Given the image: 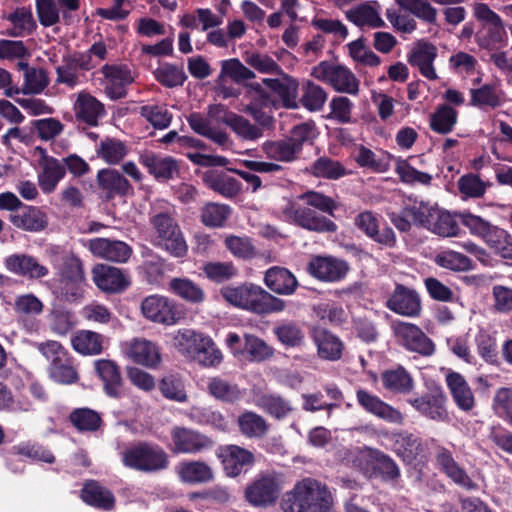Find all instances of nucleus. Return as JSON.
<instances>
[{"label":"nucleus","mask_w":512,"mask_h":512,"mask_svg":"<svg viewBox=\"0 0 512 512\" xmlns=\"http://www.w3.org/2000/svg\"><path fill=\"white\" fill-rule=\"evenodd\" d=\"M391 327L398 342L406 349L423 356H430L434 353L433 342L418 326L404 321H395Z\"/></svg>","instance_id":"nucleus-11"},{"label":"nucleus","mask_w":512,"mask_h":512,"mask_svg":"<svg viewBox=\"0 0 512 512\" xmlns=\"http://www.w3.org/2000/svg\"><path fill=\"white\" fill-rule=\"evenodd\" d=\"M355 160L359 166L375 173H384L389 169V163L385 159L378 157L372 150L364 146L358 148Z\"/></svg>","instance_id":"nucleus-64"},{"label":"nucleus","mask_w":512,"mask_h":512,"mask_svg":"<svg viewBox=\"0 0 512 512\" xmlns=\"http://www.w3.org/2000/svg\"><path fill=\"white\" fill-rule=\"evenodd\" d=\"M104 76V90L112 99H120L126 96V86L134 81L131 70L126 65H104L101 68Z\"/></svg>","instance_id":"nucleus-18"},{"label":"nucleus","mask_w":512,"mask_h":512,"mask_svg":"<svg viewBox=\"0 0 512 512\" xmlns=\"http://www.w3.org/2000/svg\"><path fill=\"white\" fill-rule=\"evenodd\" d=\"M389 310L406 317H417L421 312V300L418 293L404 285H396L386 301Z\"/></svg>","instance_id":"nucleus-19"},{"label":"nucleus","mask_w":512,"mask_h":512,"mask_svg":"<svg viewBox=\"0 0 512 512\" xmlns=\"http://www.w3.org/2000/svg\"><path fill=\"white\" fill-rule=\"evenodd\" d=\"M484 241L495 254L512 259V236L506 230L494 226Z\"/></svg>","instance_id":"nucleus-54"},{"label":"nucleus","mask_w":512,"mask_h":512,"mask_svg":"<svg viewBox=\"0 0 512 512\" xmlns=\"http://www.w3.org/2000/svg\"><path fill=\"white\" fill-rule=\"evenodd\" d=\"M281 214L285 221L309 231L326 233L337 230V225L330 219L319 215L310 207L299 206L291 201L285 204Z\"/></svg>","instance_id":"nucleus-7"},{"label":"nucleus","mask_w":512,"mask_h":512,"mask_svg":"<svg viewBox=\"0 0 512 512\" xmlns=\"http://www.w3.org/2000/svg\"><path fill=\"white\" fill-rule=\"evenodd\" d=\"M407 403L421 415L437 421L444 422L448 419L446 410V397L443 393L424 394L417 397H410Z\"/></svg>","instance_id":"nucleus-24"},{"label":"nucleus","mask_w":512,"mask_h":512,"mask_svg":"<svg viewBox=\"0 0 512 512\" xmlns=\"http://www.w3.org/2000/svg\"><path fill=\"white\" fill-rule=\"evenodd\" d=\"M149 223L152 229V243L156 247L172 257H186L188 245L176 219V211L172 206L159 211L155 209L150 216Z\"/></svg>","instance_id":"nucleus-2"},{"label":"nucleus","mask_w":512,"mask_h":512,"mask_svg":"<svg viewBox=\"0 0 512 512\" xmlns=\"http://www.w3.org/2000/svg\"><path fill=\"white\" fill-rule=\"evenodd\" d=\"M95 285L106 293H121L131 284L129 276L121 269L105 264L96 265L92 270Z\"/></svg>","instance_id":"nucleus-17"},{"label":"nucleus","mask_w":512,"mask_h":512,"mask_svg":"<svg viewBox=\"0 0 512 512\" xmlns=\"http://www.w3.org/2000/svg\"><path fill=\"white\" fill-rule=\"evenodd\" d=\"M244 351L246 360L261 362L270 358L273 349L261 338L254 335H245Z\"/></svg>","instance_id":"nucleus-57"},{"label":"nucleus","mask_w":512,"mask_h":512,"mask_svg":"<svg viewBox=\"0 0 512 512\" xmlns=\"http://www.w3.org/2000/svg\"><path fill=\"white\" fill-rule=\"evenodd\" d=\"M38 173V184L43 193L53 192L66 174L65 166L56 158L43 154Z\"/></svg>","instance_id":"nucleus-30"},{"label":"nucleus","mask_w":512,"mask_h":512,"mask_svg":"<svg viewBox=\"0 0 512 512\" xmlns=\"http://www.w3.org/2000/svg\"><path fill=\"white\" fill-rule=\"evenodd\" d=\"M311 276L323 282H338L349 271L348 264L332 256H313L307 266Z\"/></svg>","instance_id":"nucleus-14"},{"label":"nucleus","mask_w":512,"mask_h":512,"mask_svg":"<svg viewBox=\"0 0 512 512\" xmlns=\"http://www.w3.org/2000/svg\"><path fill=\"white\" fill-rule=\"evenodd\" d=\"M230 215V207L224 204L207 203L201 210V221L207 227H221Z\"/></svg>","instance_id":"nucleus-58"},{"label":"nucleus","mask_w":512,"mask_h":512,"mask_svg":"<svg viewBox=\"0 0 512 512\" xmlns=\"http://www.w3.org/2000/svg\"><path fill=\"white\" fill-rule=\"evenodd\" d=\"M122 352L132 362L156 368L161 363V352L158 345L145 338H133L122 344Z\"/></svg>","instance_id":"nucleus-13"},{"label":"nucleus","mask_w":512,"mask_h":512,"mask_svg":"<svg viewBox=\"0 0 512 512\" xmlns=\"http://www.w3.org/2000/svg\"><path fill=\"white\" fill-rule=\"evenodd\" d=\"M90 65L84 56L65 57L62 63L56 67V82L74 88L80 83V70L90 69Z\"/></svg>","instance_id":"nucleus-35"},{"label":"nucleus","mask_w":512,"mask_h":512,"mask_svg":"<svg viewBox=\"0 0 512 512\" xmlns=\"http://www.w3.org/2000/svg\"><path fill=\"white\" fill-rule=\"evenodd\" d=\"M103 344L104 336L91 330H79L71 337L73 349L85 356H94L102 353Z\"/></svg>","instance_id":"nucleus-38"},{"label":"nucleus","mask_w":512,"mask_h":512,"mask_svg":"<svg viewBox=\"0 0 512 512\" xmlns=\"http://www.w3.org/2000/svg\"><path fill=\"white\" fill-rule=\"evenodd\" d=\"M314 342L320 358L329 361L340 359L343 351V343L338 337L324 329L314 331Z\"/></svg>","instance_id":"nucleus-39"},{"label":"nucleus","mask_w":512,"mask_h":512,"mask_svg":"<svg viewBox=\"0 0 512 512\" xmlns=\"http://www.w3.org/2000/svg\"><path fill=\"white\" fill-rule=\"evenodd\" d=\"M283 488L281 476L276 473L260 474L245 490L246 500L255 507L274 503Z\"/></svg>","instance_id":"nucleus-8"},{"label":"nucleus","mask_w":512,"mask_h":512,"mask_svg":"<svg viewBox=\"0 0 512 512\" xmlns=\"http://www.w3.org/2000/svg\"><path fill=\"white\" fill-rule=\"evenodd\" d=\"M435 263L442 268L453 271H467L471 269V260L456 251L447 250L435 256Z\"/></svg>","instance_id":"nucleus-62"},{"label":"nucleus","mask_w":512,"mask_h":512,"mask_svg":"<svg viewBox=\"0 0 512 512\" xmlns=\"http://www.w3.org/2000/svg\"><path fill=\"white\" fill-rule=\"evenodd\" d=\"M154 76L158 82L169 88L181 86L187 79L182 67L170 63L161 64L154 71Z\"/></svg>","instance_id":"nucleus-56"},{"label":"nucleus","mask_w":512,"mask_h":512,"mask_svg":"<svg viewBox=\"0 0 512 512\" xmlns=\"http://www.w3.org/2000/svg\"><path fill=\"white\" fill-rule=\"evenodd\" d=\"M6 268L22 277L39 279L48 275L49 270L40 264L38 260L27 254H12L5 259Z\"/></svg>","instance_id":"nucleus-28"},{"label":"nucleus","mask_w":512,"mask_h":512,"mask_svg":"<svg viewBox=\"0 0 512 512\" xmlns=\"http://www.w3.org/2000/svg\"><path fill=\"white\" fill-rule=\"evenodd\" d=\"M177 473L182 482L189 484L207 483L214 479L212 468L202 461H184L177 466Z\"/></svg>","instance_id":"nucleus-37"},{"label":"nucleus","mask_w":512,"mask_h":512,"mask_svg":"<svg viewBox=\"0 0 512 512\" xmlns=\"http://www.w3.org/2000/svg\"><path fill=\"white\" fill-rule=\"evenodd\" d=\"M140 113L156 129H165L172 121V114L165 105H145Z\"/></svg>","instance_id":"nucleus-61"},{"label":"nucleus","mask_w":512,"mask_h":512,"mask_svg":"<svg viewBox=\"0 0 512 512\" xmlns=\"http://www.w3.org/2000/svg\"><path fill=\"white\" fill-rule=\"evenodd\" d=\"M221 295L234 307L259 315L278 313L286 307V302L283 299L275 297L262 287L253 284L223 287Z\"/></svg>","instance_id":"nucleus-3"},{"label":"nucleus","mask_w":512,"mask_h":512,"mask_svg":"<svg viewBox=\"0 0 512 512\" xmlns=\"http://www.w3.org/2000/svg\"><path fill=\"white\" fill-rule=\"evenodd\" d=\"M300 104L309 111H320L326 100L327 93L319 85L310 80H305L301 84Z\"/></svg>","instance_id":"nucleus-47"},{"label":"nucleus","mask_w":512,"mask_h":512,"mask_svg":"<svg viewBox=\"0 0 512 512\" xmlns=\"http://www.w3.org/2000/svg\"><path fill=\"white\" fill-rule=\"evenodd\" d=\"M81 498L87 504L104 510L111 509L114 504V497L111 492L94 481L87 483L83 487Z\"/></svg>","instance_id":"nucleus-49"},{"label":"nucleus","mask_w":512,"mask_h":512,"mask_svg":"<svg viewBox=\"0 0 512 512\" xmlns=\"http://www.w3.org/2000/svg\"><path fill=\"white\" fill-rule=\"evenodd\" d=\"M355 226L364 232L369 238L385 246H393L396 238L394 231L385 227L379 230V221L377 216L371 211L359 213L354 219Z\"/></svg>","instance_id":"nucleus-27"},{"label":"nucleus","mask_w":512,"mask_h":512,"mask_svg":"<svg viewBox=\"0 0 512 512\" xmlns=\"http://www.w3.org/2000/svg\"><path fill=\"white\" fill-rule=\"evenodd\" d=\"M381 381L386 390L395 394H409L414 388L412 376L403 367L383 372Z\"/></svg>","instance_id":"nucleus-40"},{"label":"nucleus","mask_w":512,"mask_h":512,"mask_svg":"<svg viewBox=\"0 0 512 512\" xmlns=\"http://www.w3.org/2000/svg\"><path fill=\"white\" fill-rule=\"evenodd\" d=\"M445 381L456 406L464 412L471 411L475 397L465 378L458 372L448 371Z\"/></svg>","instance_id":"nucleus-29"},{"label":"nucleus","mask_w":512,"mask_h":512,"mask_svg":"<svg viewBox=\"0 0 512 512\" xmlns=\"http://www.w3.org/2000/svg\"><path fill=\"white\" fill-rule=\"evenodd\" d=\"M141 312L149 321L166 326L175 325L182 319L176 303L159 294L145 297L141 302Z\"/></svg>","instance_id":"nucleus-9"},{"label":"nucleus","mask_w":512,"mask_h":512,"mask_svg":"<svg viewBox=\"0 0 512 512\" xmlns=\"http://www.w3.org/2000/svg\"><path fill=\"white\" fill-rule=\"evenodd\" d=\"M208 390L215 398L226 402H234L242 397V392L236 385L218 377L209 380Z\"/></svg>","instance_id":"nucleus-59"},{"label":"nucleus","mask_w":512,"mask_h":512,"mask_svg":"<svg viewBox=\"0 0 512 512\" xmlns=\"http://www.w3.org/2000/svg\"><path fill=\"white\" fill-rule=\"evenodd\" d=\"M172 341L181 355L204 367H217L223 361V354L213 339L194 329L177 330L173 334Z\"/></svg>","instance_id":"nucleus-4"},{"label":"nucleus","mask_w":512,"mask_h":512,"mask_svg":"<svg viewBox=\"0 0 512 512\" xmlns=\"http://www.w3.org/2000/svg\"><path fill=\"white\" fill-rule=\"evenodd\" d=\"M227 476L236 477L255 462L254 454L238 445H225L217 453Z\"/></svg>","instance_id":"nucleus-20"},{"label":"nucleus","mask_w":512,"mask_h":512,"mask_svg":"<svg viewBox=\"0 0 512 512\" xmlns=\"http://www.w3.org/2000/svg\"><path fill=\"white\" fill-rule=\"evenodd\" d=\"M386 437L391 442V450L404 464L413 465L425 458L427 448L418 435L407 430H398L386 433Z\"/></svg>","instance_id":"nucleus-10"},{"label":"nucleus","mask_w":512,"mask_h":512,"mask_svg":"<svg viewBox=\"0 0 512 512\" xmlns=\"http://www.w3.org/2000/svg\"><path fill=\"white\" fill-rule=\"evenodd\" d=\"M139 162L157 181L172 179L179 172L178 164L172 157L152 151H143L139 156Z\"/></svg>","instance_id":"nucleus-25"},{"label":"nucleus","mask_w":512,"mask_h":512,"mask_svg":"<svg viewBox=\"0 0 512 512\" xmlns=\"http://www.w3.org/2000/svg\"><path fill=\"white\" fill-rule=\"evenodd\" d=\"M346 18L360 28L377 29L385 27L378 1L368 0L345 11Z\"/></svg>","instance_id":"nucleus-21"},{"label":"nucleus","mask_w":512,"mask_h":512,"mask_svg":"<svg viewBox=\"0 0 512 512\" xmlns=\"http://www.w3.org/2000/svg\"><path fill=\"white\" fill-rule=\"evenodd\" d=\"M358 404L367 412L388 423L402 425L404 415L397 408L381 400L378 396L369 393L364 389H358L356 392Z\"/></svg>","instance_id":"nucleus-16"},{"label":"nucleus","mask_w":512,"mask_h":512,"mask_svg":"<svg viewBox=\"0 0 512 512\" xmlns=\"http://www.w3.org/2000/svg\"><path fill=\"white\" fill-rule=\"evenodd\" d=\"M256 405L265 413L278 420L287 417L293 411L291 402L277 394H264L260 396L256 401Z\"/></svg>","instance_id":"nucleus-46"},{"label":"nucleus","mask_w":512,"mask_h":512,"mask_svg":"<svg viewBox=\"0 0 512 512\" xmlns=\"http://www.w3.org/2000/svg\"><path fill=\"white\" fill-rule=\"evenodd\" d=\"M94 368L103 382L105 393L109 397L120 398L123 394V379L119 366L109 359H98L94 362Z\"/></svg>","instance_id":"nucleus-26"},{"label":"nucleus","mask_w":512,"mask_h":512,"mask_svg":"<svg viewBox=\"0 0 512 512\" xmlns=\"http://www.w3.org/2000/svg\"><path fill=\"white\" fill-rule=\"evenodd\" d=\"M97 177L103 188L114 193L124 195L130 189L128 180L116 170L103 169Z\"/></svg>","instance_id":"nucleus-63"},{"label":"nucleus","mask_w":512,"mask_h":512,"mask_svg":"<svg viewBox=\"0 0 512 512\" xmlns=\"http://www.w3.org/2000/svg\"><path fill=\"white\" fill-rule=\"evenodd\" d=\"M7 20L13 25L9 34L14 37L30 34L36 27L31 10L25 7L17 8L10 13Z\"/></svg>","instance_id":"nucleus-55"},{"label":"nucleus","mask_w":512,"mask_h":512,"mask_svg":"<svg viewBox=\"0 0 512 512\" xmlns=\"http://www.w3.org/2000/svg\"><path fill=\"white\" fill-rule=\"evenodd\" d=\"M428 230L442 237H454L459 233V225L452 214L436 207Z\"/></svg>","instance_id":"nucleus-51"},{"label":"nucleus","mask_w":512,"mask_h":512,"mask_svg":"<svg viewBox=\"0 0 512 512\" xmlns=\"http://www.w3.org/2000/svg\"><path fill=\"white\" fill-rule=\"evenodd\" d=\"M16 314L24 319V327L27 331H37L39 323L30 318L40 315L44 310L43 302L33 293L19 295L14 301Z\"/></svg>","instance_id":"nucleus-31"},{"label":"nucleus","mask_w":512,"mask_h":512,"mask_svg":"<svg viewBox=\"0 0 512 512\" xmlns=\"http://www.w3.org/2000/svg\"><path fill=\"white\" fill-rule=\"evenodd\" d=\"M168 289L174 295L191 304H200L205 300V292L192 280L182 277L172 278L168 283Z\"/></svg>","instance_id":"nucleus-41"},{"label":"nucleus","mask_w":512,"mask_h":512,"mask_svg":"<svg viewBox=\"0 0 512 512\" xmlns=\"http://www.w3.org/2000/svg\"><path fill=\"white\" fill-rule=\"evenodd\" d=\"M74 109L78 119L92 126L97 124L98 118L104 113L101 102L87 93L78 95Z\"/></svg>","instance_id":"nucleus-43"},{"label":"nucleus","mask_w":512,"mask_h":512,"mask_svg":"<svg viewBox=\"0 0 512 512\" xmlns=\"http://www.w3.org/2000/svg\"><path fill=\"white\" fill-rule=\"evenodd\" d=\"M457 111L448 105L439 106L430 116V128L439 134L450 133L457 123Z\"/></svg>","instance_id":"nucleus-52"},{"label":"nucleus","mask_w":512,"mask_h":512,"mask_svg":"<svg viewBox=\"0 0 512 512\" xmlns=\"http://www.w3.org/2000/svg\"><path fill=\"white\" fill-rule=\"evenodd\" d=\"M472 10L474 17L490 30L492 42L501 43L507 38L502 19L486 3L474 2Z\"/></svg>","instance_id":"nucleus-32"},{"label":"nucleus","mask_w":512,"mask_h":512,"mask_svg":"<svg viewBox=\"0 0 512 512\" xmlns=\"http://www.w3.org/2000/svg\"><path fill=\"white\" fill-rule=\"evenodd\" d=\"M239 431L242 435L251 439L263 438L269 431V424L261 415L245 411L237 418Z\"/></svg>","instance_id":"nucleus-42"},{"label":"nucleus","mask_w":512,"mask_h":512,"mask_svg":"<svg viewBox=\"0 0 512 512\" xmlns=\"http://www.w3.org/2000/svg\"><path fill=\"white\" fill-rule=\"evenodd\" d=\"M174 453L197 454L213 448L214 441L198 431L175 427L171 431Z\"/></svg>","instance_id":"nucleus-12"},{"label":"nucleus","mask_w":512,"mask_h":512,"mask_svg":"<svg viewBox=\"0 0 512 512\" xmlns=\"http://www.w3.org/2000/svg\"><path fill=\"white\" fill-rule=\"evenodd\" d=\"M471 105L480 108H497L503 102L502 91L497 84H484L479 88L471 89Z\"/></svg>","instance_id":"nucleus-45"},{"label":"nucleus","mask_w":512,"mask_h":512,"mask_svg":"<svg viewBox=\"0 0 512 512\" xmlns=\"http://www.w3.org/2000/svg\"><path fill=\"white\" fill-rule=\"evenodd\" d=\"M262 150L267 158L280 162H292L300 153L299 146L292 143L289 138L266 141L262 145Z\"/></svg>","instance_id":"nucleus-44"},{"label":"nucleus","mask_w":512,"mask_h":512,"mask_svg":"<svg viewBox=\"0 0 512 512\" xmlns=\"http://www.w3.org/2000/svg\"><path fill=\"white\" fill-rule=\"evenodd\" d=\"M438 57V48L425 40L417 41L408 54V63L417 68L419 73L428 80H437L438 74L434 61Z\"/></svg>","instance_id":"nucleus-15"},{"label":"nucleus","mask_w":512,"mask_h":512,"mask_svg":"<svg viewBox=\"0 0 512 512\" xmlns=\"http://www.w3.org/2000/svg\"><path fill=\"white\" fill-rule=\"evenodd\" d=\"M89 250L98 258L116 263H125L132 254V249L127 243L109 238L91 239Z\"/></svg>","instance_id":"nucleus-23"},{"label":"nucleus","mask_w":512,"mask_h":512,"mask_svg":"<svg viewBox=\"0 0 512 512\" xmlns=\"http://www.w3.org/2000/svg\"><path fill=\"white\" fill-rule=\"evenodd\" d=\"M435 460L438 468L455 484L467 490H476L478 488V484L455 461L452 452L447 448L443 446L438 447L435 453Z\"/></svg>","instance_id":"nucleus-22"},{"label":"nucleus","mask_w":512,"mask_h":512,"mask_svg":"<svg viewBox=\"0 0 512 512\" xmlns=\"http://www.w3.org/2000/svg\"><path fill=\"white\" fill-rule=\"evenodd\" d=\"M264 282L271 291L279 295H291L298 287L296 277L288 269L278 266L266 271Z\"/></svg>","instance_id":"nucleus-33"},{"label":"nucleus","mask_w":512,"mask_h":512,"mask_svg":"<svg viewBox=\"0 0 512 512\" xmlns=\"http://www.w3.org/2000/svg\"><path fill=\"white\" fill-rule=\"evenodd\" d=\"M333 497L326 485L313 478L298 481L281 501L284 512H329Z\"/></svg>","instance_id":"nucleus-1"},{"label":"nucleus","mask_w":512,"mask_h":512,"mask_svg":"<svg viewBox=\"0 0 512 512\" xmlns=\"http://www.w3.org/2000/svg\"><path fill=\"white\" fill-rule=\"evenodd\" d=\"M10 221L15 227L30 232H39L47 226L46 214L34 206H24L11 214Z\"/></svg>","instance_id":"nucleus-34"},{"label":"nucleus","mask_w":512,"mask_h":512,"mask_svg":"<svg viewBox=\"0 0 512 512\" xmlns=\"http://www.w3.org/2000/svg\"><path fill=\"white\" fill-rule=\"evenodd\" d=\"M127 145L114 138H106L97 146V154L110 165L118 164L128 154Z\"/></svg>","instance_id":"nucleus-53"},{"label":"nucleus","mask_w":512,"mask_h":512,"mask_svg":"<svg viewBox=\"0 0 512 512\" xmlns=\"http://www.w3.org/2000/svg\"><path fill=\"white\" fill-rule=\"evenodd\" d=\"M255 78V73L247 68L239 59L231 58L221 62V70L217 82H225L231 79L235 83H242L246 80Z\"/></svg>","instance_id":"nucleus-48"},{"label":"nucleus","mask_w":512,"mask_h":512,"mask_svg":"<svg viewBox=\"0 0 512 512\" xmlns=\"http://www.w3.org/2000/svg\"><path fill=\"white\" fill-rule=\"evenodd\" d=\"M204 183L213 191L224 197L232 198L241 191V183L224 172L207 171L203 175Z\"/></svg>","instance_id":"nucleus-36"},{"label":"nucleus","mask_w":512,"mask_h":512,"mask_svg":"<svg viewBox=\"0 0 512 512\" xmlns=\"http://www.w3.org/2000/svg\"><path fill=\"white\" fill-rule=\"evenodd\" d=\"M124 466L137 471L152 473L167 468L169 459L163 448L148 442H139L121 453Z\"/></svg>","instance_id":"nucleus-5"},{"label":"nucleus","mask_w":512,"mask_h":512,"mask_svg":"<svg viewBox=\"0 0 512 512\" xmlns=\"http://www.w3.org/2000/svg\"><path fill=\"white\" fill-rule=\"evenodd\" d=\"M395 172L400 180L406 184H422L429 185L432 176L426 172H421L411 166L407 160L398 159L396 162Z\"/></svg>","instance_id":"nucleus-60"},{"label":"nucleus","mask_w":512,"mask_h":512,"mask_svg":"<svg viewBox=\"0 0 512 512\" xmlns=\"http://www.w3.org/2000/svg\"><path fill=\"white\" fill-rule=\"evenodd\" d=\"M47 371L50 379L58 384L71 385L79 380L77 369L70 355L57 364L49 365Z\"/></svg>","instance_id":"nucleus-50"},{"label":"nucleus","mask_w":512,"mask_h":512,"mask_svg":"<svg viewBox=\"0 0 512 512\" xmlns=\"http://www.w3.org/2000/svg\"><path fill=\"white\" fill-rule=\"evenodd\" d=\"M311 75L332 86L337 92L357 95L359 92V80L347 67L322 61L314 66Z\"/></svg>","instance_id":"nucleus-6"}]
</instances>
